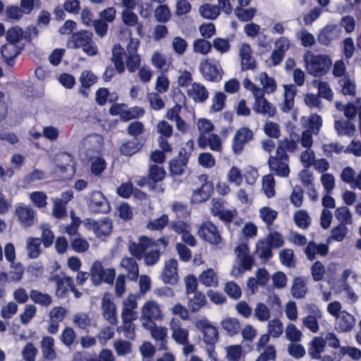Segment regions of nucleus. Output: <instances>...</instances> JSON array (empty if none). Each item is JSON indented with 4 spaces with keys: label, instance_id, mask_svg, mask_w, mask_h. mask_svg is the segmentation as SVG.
<instances>
[{
    "label": "nucleus",
    "instance_id": "obj_1",
    "mask_svg": "<svg viewBox=\"0 0 361 361\" xmlns=\"http://www.w3.org/2000/svg\"><path fill=\"white\" fill-rule=\"evenodd\" d=\"M304 60L307 72L315 77L325 75L332 65L327 55H314L309 52L304 56Z\"/></svg>",
    "mask_w": 361,
    "mask_h": 361
},
{
    "label": "nucleus",
    "instance_id": "obj_2",
    "mask_svg": "<svg viewBox=\"0 0 361 361\" xmlns=\"http://www.w3.org/2000/svg\"><path fill=\"white\" fill-rule=\"evenodd\" d=\"M161 305L155 300H148L141 308L140 322L143 328H149L155 321L163 318Z\"/></svg>",
    "mask_w": 361,
    "mask_h": 361
},
{
    "label": "nucleus",
    "instance_id": "obj_3",
    "mask_svg": "<svg viewBox=\"0 0 361 361\" xmlns=\"http://www.w3.org/2000/svg\"><path fill=\"white\" fill-rule=\"evenodd\" d=\"M115 276L116 271L114 269H104L99 261H95L90 268V279L96 286L100 285L102 282L112 284Z\"/></svg>",
    "mask_w": 361,
    "mask_h": 361
},
{
    "label": "nucleus",
    "instance_id": "obj_4",
    "mask_svg": "<svg viewBox=\"0 0 361 361\" xmlns=\"http://www.w3.org/2000/svg\"><path fill=\"white\" fill-rule=\"evenodd\" d=\"M234 251L239 266H234L231 269V274L234 276H238L243 273L242 269L244 270H250L253 265L254 260L250 255L248 246L245 243L238 245L235 248Z\"/></svg>",
    "mask_w": 361,
    "mask_h": 361
},
{
    "label": "nucleus",
    "instance_id": "obj_5",
    "mask_svg": "<svg viewBox=\"0 0 361 361\" xmlns=\"http://www.w3.org/2000/svg\"><path fill=\"white\" fill-rule=\"evenodd\" d=\"M200 71L206 80L211 82L221 80L224 73L219 62L209 59H206L200 62Z\"/></svg>",
    "mask_w": 361,
    "mask_h": 361
},
{
    "label": "nucleus",
    "instance_id": "obj_6",
    "mask_svg": "<svg viewBox=\"0 0 361 361\" xmlns=\"http://www.w3.org/2000/svg\"><path fill=\"white\" fill-rule=\"evenodd\" d=\"M197 233L202 239L212 245H219L223 241L218 228L211 221L202 224Z\"/></svg>",
    "mask_w": 361,
    "mask_h": 361
},
{
    "label": "nucleus",
    "instance_id": "obj_7",
    "mask_svg": "<svg viewBox=\"0 0 361 361\" xmlns=\"http://www.w3.org/2000/svg\"><path fill=\"white\" fill-rule=\"evenodd\" d=\"M140 42L137 39L130 38L127 46L128 55L126 57V66L128 71L134 73L140 66V57L137 54Z\"/></svg>",
    "mask_w": 361,
    "mask_h": 361
},
{
    "label": "nucleus",
    "instance_id": "obj_8",
    "mask_svg": "<svg viewBox=\"0 0 361 361\" xmlns=\"http://www.w3.org/2000/svg\"><path fill=\"white\" fill-rule=\"evenodd\" d=\"M154 240L142 235L139 238L137 243L130 242L128 243V251L130 255L138 260L143 258L146 250L154 246Z\"/></svg>",
    "mask_w": 361,
    "mask_h": 361
},
{
    "label": "nucleus",
    "instance_id": "obj_9",
    "mask_svg": "<svg viewBox=\"0 0 361 361\" xmlns=\"http://www.w3.org/2000/svg\"><path fill=\"white\" fill-rule=\"evenodd\" d=\"M178 261L171 258L165 262L161 279L165 284L175 285L179 279L178 274Z\"/></svg>",
    "mask_w": 361,
    "mask_h": 361
},
{
    "label": "nucleus",
    "instance_id": "obj_10",
    "mask_svg": "<svg viewBox=\"0 0 361 361\" xmlns=\"http://www.w3.org/2000/svg\"><path fill=\"white\" fill-rule=\"evenodd\" d=\"M253 138V133L248 128H240L235 134L232 142V149L235 154H240L244 145Z\"/></svg>",
    "mask_w": 361,
    "mask_h": 361
},
{
    "label": "nucleus",
    "instance_id": "obj_11",
    "mask_svg": "<svg viewBox=\"0 0 361 361\" xmlns=\"http://www.w3.org/2000/svg\"><path fill=\"white\" fill-rule=\"evenodd\" d=\"M198 179L202 182V185L199 188L194 190L192 195V201L195 204L201 203L207 200L213 190V185L212 183L207 180V175H201L198 177Z\"/></svg>",
    "mask_w": 361,
    "mask_h": 361
},
{
    "label": "nucleus",
    "instance_id": "obj_12",
    "mask_svg": "<svg viewBox=\"0 0 361 361\" xmlns=\"http://www.w3.org/2000/svg\"><path fill=\"white\" fill-rule=\"evenodd\" d=\"M88 207L94 213H106L110 210L107 200L99 191H94L90 194Z\"/></svg>",
    "mask_w": 361,
    "mask_h": 361
},
{
    "label": "nucleus",
    "instance_id": "obj_13",
    "mask_svg": "<svg viewBox=\"0 0 361 361\" xmlns=\"http://www.w3.org/2000/svg\"><path fill=\"white\" fill-rule=\"evenodd\" d=\"M288 162V159H283L281 154L276 153V156H270L268 164L270 170L274 172L276 175L287 177L290 172Z\"/></svg>",
    "mask_w": 361,
    "mask_h": 361
},
{
    "label": "nucleus",
    "instance_id": "obj_14",
    "mask_svg": "<svg viewBox=\"0 0 361 361\" xmlns=\"http://www.w3.org/2000/svg\"><path fill=\"white\" fill-rule=\"evenodd\" d=\"M290 47V41L285 37H279L276 40L274 44V49L270 56L273 65H279L283 60L285 53Z\"/></svg>",
    "mask_w": 361,
    "mask_h": 361
},
{
    "label": "nucleus",
    "instance_id": "obj_15",
    "mask_svg": "<svg viewBox=\"0 0 361 361\" xmlns=\"http://www.w3.org/2000/svg\"><path fill=\"white\" fill-rule=\"evenodd\" d=\"M342 30L337 25H329L324 27L318 36L319 42L329 45L334 40L341 37Z\"/></svg>",
    "mask_w": 361,
    "mask_h": 361
},
{
    "label": "nucleus",
    "instance_id": "obj_16",
    "mask_svg": "<svg viewBox=\"0 0 361 361\" xmlns=\"http://www.w3.org/2000/svg\"><path fill=\"white\" fill-rule=\"evenodd\" d=\"M137 307V302L133 295L128 296L123 301V310L121 318L123 322H133L137 317V312L135 310Z\"/></svg>",
    "mask_w": 361,
    "mask_h": 361
},
{
    "label": "nucleus",
    "instance_id": "obj_17",
    "mask_svg": "<svg viewBox=\"0 0 361 361\" xmlns=\"http://www.w3.org/2000/svg\"><path fill=\"white\" fill-rule=\"evenodd\" d=\"M102 138L94 134L86 137L82 142L80 148L88 157H92L94 152H99L102 149Z\"/></svg>",
    "mask_w": 361,
    "mask_h": 361
},
{
    "label": "nucleus",
    "instance_id": "obj_18",
    "mask_svg": "<svg viewBox=\"0 0 361 361\" xmlns=\"http://www.w3.org/2000/svg\"><path fill=\"white\" fill-rule=\"evenodd\" d=\"M93 34L90 31L81 30L71 35L67 41L68 49L84 47L92 39Z\"/></svg>",
    "mask_w": 361,
    "mask_h": 361
},
{
    "label": "nucleus",
    "instance_id": "obj_19",
    "mask_svg": "<svg viewBox=\"0 0 361 361\" xmlns=\"http://www.w3.org/2000/svg\"><path fill=\"white\" fill-rule=\"evenodd\" d=\"M136 258L133 257H124L120 262V267L126 271V276L130 281H137L139 277V266Z\"/></svg>",
    "mask_w": 361,
    "mask_h": 361
},
{
    "label": "nucleus",
    "instance_id": "obj_20",
    "mask_svg": "<svg viewBox=\"0 0 361 361\" xmlns=\"http://www.w3.org/2000/svg\"><path fill=\"white\" fill-rule=\"evenodd\" d=\"M172 331V338L178 344H185L188 341L189 331L183 328L178 319L173 318L169 324Z\"/></svg>",
    "mask_w": 361,
    "mask_h": 361
},
{
    "label": "nucleus",
    "instance_id": "obj_21",
    "mask_svg": "<svg viewBox=\"0 0 361 361\" xmlns=\"http://www.w3.org/2000/svg\"><path fill=\"white\" fill-rule=\"evenodd\" d=\"M188 96L197 103L204 102L209 97L207 89L200 82H193L187 90Z\"/></svg>",
    "mask_w": 361,
    "mask_h": 361
},
{
    "label": "nucleus",
    "instance_id": "obj_22",
    "mask_svg": "<svg viewBox=\"0 0 361 361\" xmlns=\"http://www.w3.org/2000/svg\"><path fill=\"white\" fill-rule=\"evenodd\" d=\"M334 128L338 136H346L351 137L356 132V126L352 121L340 118L335 120Z\"/></svg>",
    "mask_w": 361,
    "mask_h": 361
},
{
    "label": "nucleus",
    "instance_id": "obj_23",
    "mask_svg": "<svg viewBox=\"0 0 361 361\" xmlns=\"http://www.w3.org/2000/svg\"><path fill=\"white\" fill-rule=\"evenodd\" d=\"M150 332L151 336L157 341H159V349L167 350V335L168 329L164 326H158L156 324H152L149 328H145Z\"/></svg>",
    "mask_w": 361,
    "mask_h": 361
},
{
    "label": "nucleus",
    "instance_id": "obj_24",
    "mask_svg": "<svg viewBox=\"0 0 361 361\" xmlns=\"http://www.w3.org/2000/svg\"><path fill=\"white\" fill-rule=\"evenodd\" d=\"M101 308L104 318L110 324L116 325L118 323L116 305L109 298L104 297Z\"/></svg>",
    "mask_w": 361,
    "mask_h": 361
},
{
    "label": "nucleus",
    "instance_id": "obj_25",
    "mask_svg": "<svg viewBox=\"0 0 361 361\" xmlns=\"http://www.w3.org/2000/svg\"><path fill=\"white\" fill-rule=\"evenodd\" d=\"M50 281L55 282L56 288V295L58 298H66L68 291V288L71 289L73 280L70 276H63L60 277L59 276H55L52 278H50Z\"/></svg>",
    "mask_w": 361,
    "mask_h": 361
},
{
    "label": "nucleus",
    "instance_id": "obj_26",
    "mask_svg": "<svg viewBox=\"0 0 361 361\" xmlns=\"http://www.w3.org/2000/svg\"><path fill=\"white\" fill-rule=\"evenodd\" d=\"M127 55L128 51L126 52L125 49L119 44H115L112 48L111 61L114 63L115 69L119 74L123 73L126 70L123 59Z\"/></svg>",
    "mask_w": 361,
    "mask_h": 361
},
{
    "label": "nucleus",
    "instance_id": "obj_27",
    "mask_svg": "<svg viewBox=\"0 0 361 361\" xmlns=\"http://www.w3.org/2000/svg\"><path fill=\"white\" fill-rule=\"evenodd\" d=\"M240 56L243 71L253 70L256 67L255 60L252 56V49L249 44H243L240 49Z\"/></svg>",
    "mask_w": 361,
    "mask_h": 361
},
{
    "label": "nucleus",
    "instance_id": "obj_28",
    "mask_svg": "<svg viewBox=\"0 0 361 361\" xmlns=\"http://www.w3.org/2000/svg\"><path fill=\"white\" fill-rule=\"evenodd\" d=\"M307 291V279L298 276L293 279L290 288V293L293 298L296 299L304 298Z\"/></svg>",
    "mask_w": 361,
    "mask_h": 361
},
{
    "label": "nucleus",
    "instance_id": "obj_29",
    "mask_svg": "<svg viewBox=\"0 0 361 361\" xmlns=\"http://www.w3.org/2000/svg\"><path fill=\"white\" fill-rule=\"evenodd\" d=\"M253 109L257 114L267 117L274 116L276 112V108L266 98L255 101Z\"/></svg>",
    "mask_w": 361,
    "mask_h": 361
},
{
    "label": "nucleus",
    "instance_id": "obj_30",
    "mask_svg": "<svg viewBox=\"0 0 361 361\" xmlns=\"http://www.w3.org/2000/svg\"><path fill=\"white\" fill-rule=\"evenodd\" d=\"M295 94L296 88L294 85H284V99L280 104V109L283 112L288 113L293 108Z\"/></svg>",
    "mask_w": 361,
    "mask_h": 361
},
{
    "label": "nucleus",
    "instance_id": "obj_31",
    "mask_svg": "<svg viewBox=\"0 0 361 361\" xmlns=\"http://www.w3.org/2000/svg\"><path fill=\"white\" fill-rule=\"evenodd\" d=\"M336 324L341 331L348 332L355 326V319L353 315L343 310L337 317Z\"/></svg>",
    "mask_w": 361,
    "mask_h": 361
},
{
    "label": "nucleus",
    "instance_id": "obj_32",
    "mask_svg": "<svg viewBox=\"0 0 361 361\" xmlns=\"http://www.w3.org/2000/svg\"><path fill=\"white\" fill-rule=\"evenodd\" d=\"M16 214L19 221L25 226H30L35 222V212L29 207H18Z\"/></svg>",
    "mask_w": 361,
    "mask_h": 361
},
{
    "label": "nucleus",
    "instance_id": "obj_33",
    "mask_svg": "<svg viewBox=\"0 0 361 361\" xmlns=\"http://www.w3.org/2000/svg\"><path fill=\"white\" fill-rule=\"evenodd\" d=\"M296 149L297 143L290 135V138L286 137L279 141V145L276 153L277 154H281L282 156V159H288V155L286 152H293Z\"/></svg>",
    "mask_w": 361,
    "mask_h": 361
},
{
    "label": "nucleus",
    "instance_id": "obj_34",
    "mask_svg": "<svg viewBox=\"0 0 361 361\" xmlns=\"http://www.w3.org/2000/svg\"><path fill=\"white\" fill-rule=\"evenodd\" d=\"M187 296L188 298V307L192 312L198 311L206 304L205 295L200 291L187 295Z\"/></svg>",
    "mask_w": 361,
    "mask_h": 361
},
{
    "label": "nucleus",
    "instance_id": "obj_35",
    "mask_svg": "<svg viewBox=\"0 0 361 361\" xmlns=\"http://www.w3.org/2000/svg\"><path fill=\"white\" fill-rule=\"evenodd\" d=\"M222 329L230 336H233L238 334L241 329V325L239 320L235 317H226L221 322Z\"/></svg>",
    "mask_w": 361,
    "mask_h": 361
},
{
    "label": "nucleus",
    "instance_id": "obj_36",
    "mask_svg": "<svg viewBox=\"0 0 361 361\" xmlns=\"http://www.w3.org/2000/svg\"><path fill=\"white\" fill-rule=\"evenodd\" d=\"M54 340L52 337L44 336L41 341L42 352L44 357L47 360H53L56 357V353L54 349Z\"/></svg>",
    "mask_w": 361,
    "mask_h": 361
},
{
    "label": "nucleus",
    "instance_id": "obj_37",
    "mask_svg": "<svg viewBox=\"0 0 361 361\" xmlns=\"http://www.w3.org/2000/svg\"><path fill=\"white\" fill-rule=\"evenodd\" d=\"M322 317V312L319 310L314 311L312 314H309L302 319L303 325L307 328L312 333H316L319 329V324L318 319Z\"/></svg>",
    "mask_w": 361,
    "mask_h": 361
},
{
    "label": "nucleus",
    "instance_id": "obj_38",
    "mask_svg": "<svg viewBox=\"0 0 361 361\" xmlns=\"http://www.w3.org/2000/svg\"><path fill=\"white\" fill-rule=\"evenodd\" d=\"M20 49L16 44L9 43L1 47L2 57L8 65H12L13 60L20 54Z\"/></svg>",
    "mask_w": 361,
    "mask_h": 361
},
{
    "label": "nucleus",
    "instance_id": "obj_39",
    "mask_svg": "<svg viewBox=\"0 0 361 361\" xmlns=\"http://www.w3.org/2000/svg\"><path fill=\"white\" fill-rule=\"evenodd\" d=\"M30 298L35 304L45 307H49L52 302V298L49 294L35 289L30 290Z\"/></svg>",
    "mask_w": 361,
    "mask_h": 361
},
{
    "label": "nucleus",
    "instance_id": "obj_40",
    "mask_svg": "<svg viewBox=\"0 0 361 361\" xmlns=\"http://www.w3.org/2000/svg\"><path fill=\"white\" fill-rule=\"evenodd\" d=\"M92 228L97 236L107 235L111 231L112 222L109 219L105 218L94 221Z\"/></svg>",
    "mask_w": 361,
    "mask_h": 361
},
{
    "label": "nucleus",
    "instance_id": "obj_41",
    "mask_svg": "<svg viewBox=\"0 0 361 361\" xmlns=\"http://www.w3.org/2000/svg\"><path fill=\"white\" fill-rule=\"evenodd\" d=\"M142 145L139 141L138 138L134 137L122 144L120 150L121 154L126 156H131L137 152L141 148Z\"/></svg>",
    "mask_w": 361,
    "mask_h": 361
},
{
    "label": "nucleus",
    "instance_id": "obj_42",
    "mask_svg": "<svg viewBox=\"0 0 361 361\" xmlns=\"http://www.w3.org/2000/svg\"><path fill=\"white\" fill-rule=\"evenodd\" d=\"M199 12L200 16L204 18L214 20L220 14V8L218 6L207 3L199 8Z\"/></svg>",
    "mask_w": 361,
    "mask_h": 361
},
{
    "label": "nucleus",
    "instance_id": "obj_43",
    "mask_svg": "<svg viewBox=\"0 0 361 361\" xmlns=\"http://www.w3.org/2000/svg\"><path fill=\"white\" fill-rule=\"evenodd\" d=\"M26 243L29 257L32 259L38 257L41 252V239L38 238H28Z\"/></svg>",
    "mask_w": 361,
    "mask_h": 361
},
{
    "label": "nucleus",
    "instance_id": "obj_44",
    "mask_svg": "<svg viewBox=\"0 0 361 361\" xmlns=\"http://www.w3.org/2000/svg\"><path fill=\"white\" fill-rule=\"evenodd\" d=\"M226 357L228 361H240L244 356L243 347L240 345H231L225 347Z\"/></svg>",
    "mask_w": 361,
    "mask_h": 361
},
{
    "label": "nucleus",
    "instance_id": "obj_45",
    "mask_svg": "<svg viewBox=\"0 0 361 361\" xmlns=\"http://www.w3.org/2000/svg\"><path fill=\"white\" fill-rule=\"evenodd\" d=\"M259 212L261 219L266 224L267 228L270 230L273 222L277 217L278 212L269 207L261 208Z\"/></svg>",
    "mask_w": 361,
    "mask_h": 361
},
{
    "label": "nucleus",
    "instance_id": "obj_46",
    "mask_svg": "<svg viewBox=\"0 0 361 361\" xmlns=\"http://www.w3.org/2000/svg\"><path fill=\"white\" fill-rule=\"evenodd\" d=\"M200 281L206 286H218V278L213 269L204 271L200 276Z\"/></svg>",
    "mask_w": 361,
    "mask_h": 361
},
{
    "label": "nucleus",
    "instance_id": "obj_47",
    "mask_svg": "<svg viewBox=\"0 0 361 361\" xmlns=\"http://www.w3.org/2000/svg\"><path fill=\"white\" fill-rule=\"evenodd\" d=\"M123 24L128 27H134L138 24L137 15L129 8H124L121 13Z\"/></svg>",
    "mask_w": 361,
    "mask_h": 361
},
{
    "label": "nucleus",
    "instance_id": "obj_48",
    "mask_svg": "<svg viewBox=\"0 0 361 361\" xmlns=\"http://www.w3.org/2000/svg\"><path fill=\"white\" fill-rule=\"evenodd\" d=\"M188 163V157H180L178 159H173L170 162V170L172 174L180 176L184 173Z\"/></svg>",
    "mask_w": 361,
    "mask_h": 361
},
{
    "label": "nucleus",
    "instance_id": "obj_49",
    "mask_svg": "<svg viewBox=\"0 0 361 361\" xmlns=\"http://www.w3.org/2000/svg\"><path fill=\"white\" fill-rule=\"evenodd\" d=\"M11 270L8 275L9 277V282H18L20 281L24 274V267L20 262L11 263Z\"/></svg>",
    "mask_w": 361,
    "mask_h": 361
},
{
    "label": "nucleus",
    "instance_id": "obj_50",
    "mask_svg": "<svg viewBox=\"0 0 361 361\" xmlns=\"http://www.w3.org/2000/svg\"><path fill=\"white\" fill-rule=\"evenodd\" d=\"M263 89L267 93H273L276 90V83L273 78L269 77L267 73L262 72L258 77Z\"/></svg>",
    "mask_w": 361,
    "mask_h": 361
},
{
    "label": "nucleus",
    "instance_id": "obj_51",
    "mask_svg": "<svg viewBox=\"0 0 361 361\" xmlns=\"http://www.w3.org/2000/svg\"><path fill=\"white\" fill-rule=\"evenodd\" d=\"M271 248L265 239L260 240L257 243L256 253L260 258L268 259L272 256Z\"/></svg>",
    "mask_w": 361,
    "mask_h": 361
},
{
    "label": "nucleus",
    "instance_id": "obj_52",
    "mask_svg": "<svg viewBox=\"0 0 361 361\" xmlns=\"http://www.w3.org/2000/svg\"><path fill=\"white\" fill-rule=\"evenodd\" d=\"M73 323L81 329H87L91 325L89 315L85 312H78L73 316Z\"/></svg>",
    "mask_w": 361,
    "mask_h": 361
},
{
    "label": "nucleus",
    "instance_id": "obj_53",
    "mask_svg": "<svg viewBox=\"0 0 361 361\" xmlns=\"http://www.w3.org/2000/svg\"><path fill=\"white\" fill-rule=\"evenodd\" d=\"M335 216L340 221V224H343L345 226L353 223L352 214L347 207H341L336 209Z\"/></svg>",
    "mask_w": 361,
    "mask_h": 361
},
{
    "label": "nucleus",
    "instance_id": "obj_54",
    "mask_svg": "<svg viewBox=\"0 0 361 361\" xmlns=\"http://www.w3.org/2000/svg\"><path fill=\"white\" fill-rule=\"evenodd\" d=\"M114 348L118 356H125L132 353L131 343L125 340L115 341Z\"/></svg>",
    "mask_w": 361,
    "mask_h": 361
},
{
    "label": "nucleus",
    "instance_id": "obj_55",
    "mask_svg": "<svg viewBox=\"0 0 361 361\" xmlns=\"http://www.w3.org/2000/svg\"><path fill=\"white\" fill-rule=\"evenodd\" d=\"M23 34L24 32L23 29L16 25L7 30L6 37L9 43L16 44L17 42L23 39Z\"/></svg>",
    "mask_w": 361,
    "mask_h": 361
},
{
    "label": "nucleus",
    "instance_id": "obj_56",
    "mask_svg": "<svg viewBox=\"0 0 361 361\" xmlns=\"http://www.w3.org/2000/svg\"><path fill=\"white\" fill-rule=\"evenodd\" d=\"M155 19L161 23L168 22L171 18V12L167 5H160L154 10Z\"/></svg>",
    "mask_w": 361,
    "mask_h": 361
},
{
    "label": "nucleus",
    "instance_id": "obj_57",
    "mask_svg": "<svg viewBox=\"0 0 361 361\" xmlns=\"http://www.w3.org/2000/svg\"><path fill=\"white\" fill-rule=\"evenodd\" d=\"M203 341L205 343L214 345L219 339V333L216 327L213 325L209 326L203 332Z\"/></svg>",
    "mask_w": 361,
    "mask_h": 361
},
{
    "label": "nucleus",
    "instance_id": "obj_58",
    "mask_svg": "<svg viewBox=\"0 0 361 361\" xmlns=\"http://www.w3.org/2000/svg\"><path fill=\"white\" fill-rule=\"evenodd\" d=\"M341 87V92L344 95L355 96L356 93V86L355 82L348 77H344L339 80Z\"/></svg>",
    "mask_w": 361,
    "mask_h": 361
},
{
    "label": "nucleus",
    "instance_id": "obj_59",
    "mask_svg": "<svg viewBox=\"0 0 361 361\" xmlns=\"http://www.w3.org/2000/svg\"><path fill=\"white\" fill-rule=\"evenodd\" d=\"M168 223L169 216L166 214H162L157 219L150 220L147 224V228L151 231H161Z\"/></svg>",
    "mask_w": 361,
    "mask_h": 361
},
{
    "label": "nucleus",
    "instance_id": "obj_60",
    "mask_svg": "<svg viewBox=\"0 0 361 361\" xmlns=\"http://www.w3.org/2000/svg\"><path fill=\"white\" fill-rule=\"evenodd\" d=\"M275 181L272 175L269 174L263 177L262 188L267 197H272L275 195Z\"/></svg>",
    "mask_w": 361,
    "mask_h": 361
},
{
    "label": "nucleus",
    "instance_id": "obj_61",
    "mask_svg": "<svg viewBox=\"0 0 361 361\" xmlns=\"http://www.w3.org/2000/svg\"><path fill=\"white\" fill-rule=\"evenodd\" d=\"M302 335L301 331L298 329L294 324H289L287 325L285 330V336L292 343L300 341Z\"/></svg>",
    "mask_w": 361,
    "mask_h": 361
},
{
    "label": "nucleus",
    "instance_id": "obj_62",
    "mask_svg": "<svg viewBox=\"0 0 361 361\" xmlns=\"http://www.w3.org/2000/svg\"><path fill=\"white\" fill-rule=\"evenodd\" d=\"M283 331L282 322L278 319H272L268 323V334L274 338H279Z\"/></svg>",
    "mask_w": 361,
    "mask_h": 361
},
{
    "label": "nucleus",
    "instance_id": "obj_63",
    "mask_svg": "<svg viewBox=\"0 0 361 361\" xmlns=\"http://www.w3.org/2000/svg\"><path fill=\"white\" fill-rule=\"evenodd\" d=\"M171 47L176 54L181 56L187 50L188 43L185 39L177 36L172 39Z\"/></svg>",
    "mask_w": 361,
    "mask_h": 361
},
{
    "label": "nucleus",
    "instance_id": "obj_64",
    "mask_svg": "<svg viewBox=\"0 0 361 361\" xmlns=\"http://www.w3.org/2000/svg\"><path fill=\"white\" fill-rule=\"evenodd\" d=\"M259 353L256 361H272L276 359V351L272 345H268Z\"/></svg>",
    "mask_w": 361,
    "mask_h": 361
}]
</instances>
